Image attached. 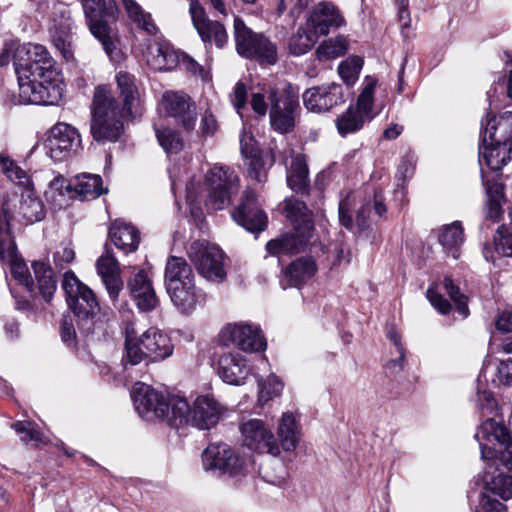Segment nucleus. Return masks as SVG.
<instances>
[{"label":"nucleus","instance_id":"60","mask_svg":"<svg viewBox=\"0 0 512 512\" xmlns=\"http://www.w3.org/2000/svg\"><path fill=\"white\" fill-rule=\"evenodd\" d=\"M60 334L64 343L69 346L75 344L76 329L71 316H63L60 326Z\"/></svg>","mask_w":512,"mask_h":512},{"label":"nucleus","instance_id":"28","mask_svg":"<svg viewBox=\"0 0 512 512\" xmlns=\"http://www.w3.org/2000/svg\"><path fill=\"white\" fill-rule=\"evenodd\" d=\"M54 14L53 27L50 29L52 42L67 62L73 61V22L70 11L66 7H61Z\"/></svg>","mask_w":512,"mask_h":512},{"label":"nucleus","instance_id":"61","mask_svg":"<svg viewBox=\"0 0 512 512\" xmlns=\"http://www.w3.org/2000/svg\"><path fill=\"white\" fill-rule=\"evenodd\" d=\"M250 106L257 118H264L267 115L268 104L264 94L260 92L251 93Z\"/></svg>","mask_w":512,"mask_h":512},{"label":"nucleus","instance_id":"35","mask_svg":"<svg viewBox=\"0 0 512 512\" xmlns=\"http://www.w3.org/2000/svg\"><path fill=\"white\" fill-rule=\"evenodd\" d=\"M286 181L288 187L297 194H309V169L304 155L297 154L292 158L290 167L287 168Z\"/></svg>","mask_w":512,"mask_h":512},{"label":"nucleus","instance_id":"8","mask_svg":"<svg viewBox=\"0 0 512 512\" xmlns=\"http://www.w3.org/2000/svg\"><path fill=\"white\" fill-rule=\"evenodd\" d=\"M233 35L237 53L260 64L274 65L278 61L277 47L263 33L254 32L245 22L235 16Z\"/></svg>","mask_w":512,"mask_h":512},{"label":"nucleus","instance_id":"10","mask_svg":"<svg viewBox=\"0 0 512 512\" xmlns=\"http://www.w3.org/2000/svg\"><path fill=\"white\" fill-rule=\"evenodd\" d=\"M87 26L91 34L102 44L106 54L113 58L116 46L113 40L114 24L119 8L116 2H82Z\"/></svg>","mask_w":512,"mask_h":512},{"label":"nucleus","instance_id":"54","mask_svg":"<svg viewBox=\"0 0 512 512\" xmlns=\"http://www.w3.org/2000/svg\"><path fill=\"white\" fill-rule=\"evenodd\" d=\"M259 388V399L266 402L281 393L283 384L277 377L271 376L267 381L259 382Z\"/></svg>","mask_w":512,"mask_h":512},{"label":"nucleus","instance_id":"3","mask_svg":"<svg viewBox=\"0 0 512 512\" xmlns=\"http://www.w3.org/2000/svg\"><path fill=\"white\" fill-rule=\"evenodd\" d=\"M512 158V112L481 122L479 163L499 171Z\"/></svg>","mask_w":512,"mask_h":512},{"label":"nucleus","instance_id":"34","mask_svg":"<svg viewBox=\"0 0 512 512\" xmlns=\"http://www.w3.org/2000/svg\"><path fill=\"white\" fill-rule=\"evenodd\" d=\"M146 57L148 65L158 71L171 70L180 62V54L167 43L150 45Z\"/></svg>","mask_w":512,"mask_h":512},{"label":"nucleus","instance_id":"48","mask_svg":"<svg viewBox=\"0 0 512 512\" xmlns=\"http://www.w3.org/2000/svg\"><path fill=\"white\" fill-rule=\"evenodd\" d=\"M263 473L265 480L276 486H282L288 478L286 467L278 459H274L270 466L265 467Z\"/></svg>","mask_w":512,"mask_h":512},{"label":"nucleus","instance_id":"27","mask_svg":"<svg viewBox=\"0 0 512 512\" xmlns=\"http://www.w3.org/2000/svg\"><path fill=\"white\" fill-rule=\"evenodd\" d=\"M344 24L343 16L332 2H318L306 19L307 29L315 33L317 38L327 35L331 28H339Z\"/></svg>","mask_w":512,"mask_h":512},{"label":"nucleus","instance_id":"4","mask_svg":"<svg viewBox=\"0 0 512 512\" xmlns=\"http://www.w3.org/2000/svg\"><path fill=\"white\" fill-rule=\"evenodd\" d=\"M284 212L292 223L293 230L266 244L270 255L298 254L308 246L314 231L313 213L307 205L296 198L285 200Z\"/></svg>","mask_w":512,"mask_h":512},{"label":"nucleus","instance_id":"17","mask_svg":"<svg viewBox=\"0 0 512 512\" xmlns=\"http://www.w3.org/2000/svg\"><path fill=\"white\" fill-rule=\"evenodd\" d=\"M132 399L138 413L147 419L172 416V402L176 397L167 398L151 386L136 383L132 390Z\"/></svg>","mask_w":512,"mask_h":512},{"label":"nucleus","instance_id":"38","mask_svg":"<svg viewBox=\"0 0 512 512\" xmlns=\"http://www.w3.org/2000/svg\"><path fill=\"white\" fill-rule=\"evenodd\" d=\"M274 162L275 158L271 150L261 152L246 161L248 177L259 184L265 183L268 178V170Z\"/></svg>","mask_w":512,"mask_h":512},{"label":"nucleus","instance_id":"47","mask_svg":"<svg viewBox=\"0 0 512 512\" xmlns=\"http://www.w3.org/2000/svg\"><path fill=\"white\" fill-rule=\"evenodd\" d=\"M489 492L503 500L512 498V476L499 474L489 484Z\"/></svg>","mask_w":512,"mask_h":512},{"label":"nucleus","instance_id":"9","mask_svg":"<svg viewBox=\"0 0 512 512\" xmlns=\"http://www.w3.org/2000/svg\"><path fill=\"white\" fill-rule=\"evenodd\" d=\"M4 262L9 264L13 278L24 286L31 295L36 294V290H38L45 301L49 302L51 300L57 289V281L50 265L40 261L32 262V269L37 281V286H35L29 269L19 253H16L15 257H8Z\"/></svg>","mask_w":512,"mask_h":512},{"label":"nucleus","instance_id":"16","mask_svg":"<svg viewBox=\"0 0 512 512\" xmlns=\"http://www.w3.org/2000/svg\"><path fill=\"white\" fill-rule=\"evenodd\" d=\"M475 439L479 443L483 459L497 458L500 450L512 446L510 429L493 417H488L481 423Z\"/></svg>","mask_w":512,"mask_h":512},{"label":"nucleus","instance_id":"39","mask_svg":"<svg viewBox=\"0 0 512 512\" xmlns=\"http://www.w3.org/2000/svg\"><path fill=\"white\" fill-rule=\"evenodd\" d=\"M280 446L285 451H292L298 444V425L292 413H284L278 427Z\"/></svg>","mask_w":512,"mask_h":512},{"label":"nucleus","instance_id":"46","mask_svg":"<svg viewBox=\"0 0 512 512\" xmlns=\"http://www.w3.org/2000/svg\"><path fill=\"white\" fill-rule=\"evenodd\" d=\"M363 63L361 57L353 56L341 62L338 66V73L348 86H352L358 80Z\"/></svg>","mask_w":512,"mask_h":512},{"label":"nucleus","instance_id":"1","mask_svg":"<svg viewBox=\"0 0 512 512\" xmlns=\"http://www.w3.org/2000/svg\"><path fill=\"white\" fill-rule=\"evenodd\" d=\"M115 80L122 105L107 85H98L94 89L90 132L93 139L102 144L116 142L119 139L123 132L122 120L132 116L140 104V91L133 74L119 71Z\"/></svg>","mask_w":512,"mask_h":512},{"label":"nucleus","instance_id":"7","mask_svg":"<svg viewBox=\"0 0 512 512\" xmlns=\"http://www.w3.org/2000/svg\"><path fill=\"white\" fill-rule=\"evenodd\" d=\"M172 353L171 339L157 328H149L139 338L127 331L122 364L127 367L138 365L143 361L158 362L171 356Z\"/></svg>","mask_w":512,"mask_h":512},{"label":"nucleus","instance_id":"14","mask_svg":"<svg viewBox=\"0 0 512 512\" xmlns=\"http://www.w3.org/2000/svg\"><path fill=\"white\" fill-rule=\"evenodd\" d=\"M376 80L369 79L357 98L356 105H350L336 119V127L342 136L359 131L366 121H370L374 116L372 108L374 104V91Z\"/></svg>","mask_w":512,"mask_h":512},{"label":"nucleus","instance_id":"18","mask_svg":"<svg viewBox=\"0 0 512 512\" xmlns=\"http://www.w3.org/2000/svg\"><path fill=\"white\" fill-rule=\"evenodd\" d=\"M302 99L308 111L328 113L346 102L345 88L336 82L313 86L304 91Z\"/></svg>","mask_w":512,"mask_h":512},{"label":"nucleus","instance_id":"64","mask_svg":"<svg viewBox=\"0 0 512 512\" xmlns=\"http://www.w3.org/2000/svg\"><path fill=\"white\" fill-rule=\"evenodd\" d=\"M49 187L51 191L58 193L61 196L70 194L74 191V185L67 181L62 175H57L50 182Z\"/></svg>","mask_w":512,"mask_h":512},{"label":"nucleus","instance_id":"36","mask_svg":"<svg viewBox=\"0 0 512 512\" xmlns=\"http://www.w3.org/2000/svg\"><path fill=\"white\" fill-rule=\"evenodd\" d=\"M317 271L315 261L310 257H300L285 270L289 285L299 287L314 276Z\"/></svg>","mask_w":512,"mask_h":512},{"label":"nucleus","instance_id":"23","mask_svg":"<svg viewBox=\"0 0 512 512\" xmlns=\"http://www.w3.org/2000/svg\"><path fill=\"white\" fill-rule=\"evenodd\" d=\"M204 469L237 476L244 471V460L227 444H211L202 454Z\"/></svg>","mask_w":512,"mask_h":512},{"label":"nucleus","instance_id":"2","mask_svg":"<svg viewBox=\"0 0 512 512\" xmlns=\"http://www.w3.org/2000/svg\"><path fill=\"white\" fill-rule=\"evenodd\" d=\"M62 288L80 334L89 336L104 333L106 323L100 314V305L94 292L83 284L71 270L65 272Z\"/></svg>","mask_w":512,"mask_h":512},{"label":"nucleus","instance_id":"26","mask_svg":"<svg viewBox=\"0 0 512 512\" xmlns=\"http://www.w3.org/2000/svg\"><path fill=\"white\" fill-rule=\"evenodd\" d=\"M243 442L250 450L258 453H268L272 456L280 454V446L274 435L264 423L258 419H251L240 427Z\"/></svg>","mask_w":512,"mask_h":512},{"label":"nucleus","instance_id":"12","mask_svg":"<svg viewBox=\"0 0 512 512\" xmlns=\"http://www.w3.org/2000/svg\"><path fill=\"white\" fill-rule=\"evenodd\" d=\"M13 65L17 79L31 77H53V59L47 49L40 44L27 43L15 48Z\"/></svg>","mask_w":512,"mask_h":512},{"label":"nucleus","instance_id":"20","mask_svg":"<svg viewBox=\"0 0 512 512\" xmlns=\"http://www.w3.org/2000/svg\"><path fill=\"white\" fill-rule=\"evenodd\" d=\"M161 106L165 115L173 118L185 131L191 132L195 128L196 105L187 94L166 91L162 95Z\"/></svg>","mask_w":512,"mask_h":512},{"label":"nucleus","instance_id":"55","mask_svg":"<svg viewBox=\"0 0 512 512\" xmlns=\"http://www.w3.org/2000/svg\"><path fill=\"white\" fill-rule=\"evenodd\" d=\"M506 506L500 502L495 496L489 493H481L475 512H503Z\"/></svg>","mask_w":512,"mask_h":512},{"label":"nucleus","instance_id":"25","mask_svg":"<svg viewBox=\"0 0 512 512\" xmlns=\"http://www.w3.org/2000/svg\"><path fill=\"white\" fill-rule=\"evenodd\" d=\"M81 144L78 131L69 124L58 123L52 127L46 140L47 154L54 161H63L75 152Z\"/></svg>","mask_w":512,"mask_h":512},{"label":"nucleus","instance_id":"53","mask_svg":"<svg viewBox=\"0 0 512 512\" xmlns=\"http://www.w3.org/2000/svg\"><path fill=\"white\" fill-rule=\"evenodd\" d=\"M1 163L5 169V173L7 177L20 186H27L30 182L29 176L27 173L20 168L17 164L9 159H2Z\"/></svg>","mask_w":512,"mask_h":512},{"label":"nucleus","instance_id":"62","mask_svg":"<svg viewBox=\"0 0 512 512\" xmlns=\"http://www.w3.org/2000/svg\"><path fill=\"white\" fill-rule=\"evenodd\" d=\"M178 64L182 65L192 75H199L202 79L206 76L204 68L186 53L180 54V62Z\"/></svg>","mask_w":512,"mask_h":512},{"label":"nucleus","instance_id":"22","mask_svg":"<svg viewBox=\"0 0 512 512\" xmlns=\"http://www.w3.org/2000/svg\"><path fill=\"white\" fill-rule=\"evenodd\" d=\"M222 345H235L245 352H260L265 350L266 341L258 327L248 324H228L220 333Z\"/></svg>","mask_w":512,"mask_h":512},{"label":"nucleus","instance_id":"49","mask_svg":"<svg viewBox=\"0 0 512 512\" xmlns=\"http://www.w3.org/2000/svg\"><path fill=\"white\" fill-rule=\"evenodd\" d=\"M443 285L446 293L455 303L458 312L466 317L469 312L466 296L460 292L459 287L454 284L451 277L446 276L443 280Z\"/></svg>","mask_w":512,"mask_h":512},{"label":"nucleus","instance_id":"56","mask_svg":"<svg viewBox=\"0 0 512 512\" xmlns=\"http://www.w3.org/2000/svg\"><path fill=\"white\" fill-rule=\"evenodd\" d=\"M230 100L237 113L242 117V110L246 107L247 103V89L243 82L236 83L230 95Z\"/></svg>","mask_w":512,"mask_h":512},{"label":"nucleus","instance_id":"13","mask_svg":"<svg viewBox=\"0 0 512 512\" xmlns=\"http://www.w3.org/2000/svg\"><path fill=\"white\" fill-rule=\"evenodd\" d=\"M270 101L269 118L272 129L286 134L295 126V113L299 108L298 94L288 84L283 89L272 88L268 91Z\"/></svg>","mask_w":512,"mask_h":512},{"label":"nucleus","instance_id":"63","mask_svg":"<svg viewBox=\"0 0 512 512\" xmlns=\"http://www.w3.org/2000/svg\"><path fill=\"white\" fill-rule=\"evenodd\" d=\"M497 376L501 384L512 386V358L499 362Z\"/></svg>","mask_w":512,"mask_h":512},{"label":"nucleus","instance_id":"21","mask_svg":"<svg viewBox=\"0 0 512 512\" xmlns=\"http://www.w3.org/2000/svg\"><path fill=\"white\" fill-rule=\"evenodd\" d=\"M231 216L238 225L250 233H260L268 224V217L260 208L257 196L252 190L243 192L241 202L232 210Z\"/></svg>","mask_w":512,"mask_h":512},{"label":"nucleus","instance_id":"52","mask_svg":"<svg viewBox=\"0 0 512 512\" xmlns=\"http://www.w3.org/2000/svg\"><path fill=\"white\" fill-rule=\"evenodd\" d=\"M15 432L21 435V441L28 443L30 441H41L42 434L35 428V424L30 421H17L12 424Z\"/></svg>","mask_w":512,"mask_h":512},{"label":"nucleus","instance_id":"58","mask_svg":"<svg viewBox=\"0 0 512 512\" xmlns=\"http://www.w3.org/2000/svg\"><path fill=\"white\" fill-rule=\"evenodd\" d=\"M240 150L243 158L248 161L263 152L256 144L252 136L242 135L240 139Z\"/></svg>","mask_w":512,"mask_h":512},{"label":"nucleus","instance_id":"11","mask_svg":"<svg viewBox=\"0 0 512 512\" xmlns=\"http://www.w3.org/2000/svg\"><path fill=\"white\" fill-rule=\"evenodd\" d=\"M204 185L207 191L206 205L213 210H222L238 194L240 180L234 169L215 165L206 173Z\"/></svg>","mask_w":512,"mask_h":512},{"label":"nucleus","instance_id":"40","mask_svg":"<svg viewBox=\"0 0 512 512\" xmlns=\"http://www.w3.org/2000/svg\"><path fill=\"white\" fill-rule=\"evenodd\" d=\"M130 20L149 36L159 32L150 12L145 11L138 2H123Z\"/></svg>","mask_w":512,"mask_h":512},{"label":"nucleus","instance_id":"59","mask_svg":"<svg viewBox=\"0 0 512 512\" xmlns=\"http://www.w3.org/2000/svg\"><path fill=\"white\" fill-rule=\"evenodd\" d=\"M75 252L69 246L61 245L53 255L54 264L57 268L63 269L66 265L73 262Z\"/></svg>","mask_w":512,"mask_h":512},{"label":"nucleus","instance_id":"57","mask_svg":"<svg viewBox=\"0 0 512 512\" xmlns=\"http://www.w3.org/2000/svg\"><path fill=\"white\" fill-rule=\"evenodd\" d=\"M426 294L429 302L438 312L446 315L451 311V303L436 290L429 288Z\"/></svg>","mask_w":512,"mask_h":512},{"label":"nucleus","instance_id":"43","mask_svg":"<svg viewBox=\"0 0 512 512\" xmlns=\"http://www.w3.org/2000/svg\"><path fill=\"white\" fill-rule=\"evenodd\" d=\"M348 50V40L346 37L339 35L335 38L321 43L316 49L317 58L322 60H329L343 56Z\"/></svg>","mask_w":512,"mask_h":512},{"label":"nucleus","instance_id":"45","mask_svg":"<svg viewBox=\"0 0 512 512\" xmlns=\"http://www.w3.org/2000/svg\"><path fill=\"white\" fill-rule=\"evenodd\" d=\"M438 239L440 244L447 249H453L461 245L464 241L461 223L455 221L450 225L444 226L439 233Z\"/></svg>","mask_w":512,"mask_h":512},{"label":"nucleus","instance_id":"32","mask_svg":"<svg viewBox=\"0 0 512 512\" xmlns=\"http://www.w3.org/2000/svg\"><path fill=\"white\" fill-rule=\"evenodd\" d=\"M108 236L113 244L126 254L135 252L140 243L139 230L132 224L119 219L111 223Z\"/></svg>","mask_w":512,"mask_h":512},{"label":"nucleus","instance_id":"41","mask_svg":"<svg viewBox=\"0 0 512 512\" xmlns=\"http://www.w3.org/2000/svg\"><path fill=\"white\" fill-rule=\"evenodd\" d=\"M317 41L318 38L315 33L310 32L307 28L299 27L289 38V53L297 57L302 56L310 51Z\"/></svg>","mask_w":512,"mask_h":512},{"label":"nucleus","instance_id":"33","mask_svg":"<svg viewBox=\"0 0 512 512\" xmlns=\"http://www.w3.org/2000/svg\"><path fill=\"white\" fill-rule=\"evenodd\" d=\"M12 218L9 201L4 199L0 206V262H4L8 257H15V254L18 253L11 231Z\"/></svg>","mask_w":512,"mask_h":512},{"label":"nucleus","instance_id":"5","mask_svg":"<svg viewBox=\"0 0 512 512\" xmlns=\"http://www.w3.org/2000/svg\"><path fill=\"white\" fill-rule=\"evenodd\" d=\"M164 280L167 293L180 312L188 314L204 304L206 295L196 287L194 271L183 257L167 259Z\"/></svg>","mask_w":512,"mask_h":512},{"label":"nucleus","instance_id":"24","mask_svg":"<svg viewBox=\"0 0 512 512\" xmlns=\"http://www.w3.org/2000/svg\"><path fill=\"white\" fill-rule=\"evenodd\" d=\"M189 12L193 26L204 44H214L219 49L226 46L229 36L224 25L217 20L209 19L200 2H190Z\"/></svg>","mask_w":512,"mask_h":512},{"label":"nucleus","instance_id":"19","mask_svg":"<svg viewBox=\"0 0 512 512\" xmlns=\"http://www.w3.org/2000/svg\"><path fill=\"white\" fill-rule=\"evenodd\" d=\"M19 98L22 104L53 105L60 98V88L53 77H31L18 80Z\"/></svg>","mask_w":512,"mask_h":512},{"label":"nucleus","instance_id":"37","mask_svg":"<svg viewBox=\"0 0 512 512\" xmlns=\"http://www.w3.org/2000/svg\"><path fill=\"white\" fill-rule=\"evenodd\" d=\"M107 191V188L103 187L100 175L83 173L75 178L73 192L82 199H96L100 195L107 193Z\"/></svg>","mask_w":512,"mask_h":512},{"label":"nucleus","instance_id":"42","mask_svg":"<svg viewBox=\"0 0 512 512\" xmlns=\"http://www.w3.org/2000/svg\"><path fill=\"white\" fill-rule=\"evenodd\" d=\"M19 209V213L25 220L26 224L39 222L45 217L43 202L39 198L33 197L30 194L27 196L22 195Z\"/></svg>","mask_w":512,"mask_h":512},{"label":"nucleus","instance_id":"30","mask_svg":"<svg viewBox=\"0 0 512 512\" xmlns=\"http://www.w3.org/2000/svg\"><path fill=\"white\" fill-rule=\"evenodd\" d=\"M96 268L110 298L116 301L120 291L123 289V282L120 277L119 263L107 244L105 245V253L96 262Z\"/></svg>","mask_w":512,"mask_h":512},{"label":"nucleus","instance_id":"29","mask_svg":"<svg viewBox=\"0 0 512 512\" xmlns=\"http://www.w3.org/2000/svg\"><path fill=\"white\" fill-rule=\"evenodd\" d=\"M127 288L140 311L150 312L159 306L160 301L152 281L144 270H139L129 278Z\"/></svg>","mask_w":512,"mask_h":512},{"label":"nucleus","instance_id":"6","mask_svg":"<svg viewBox=\"0 0 512 512\" xmlns=\"http://www.w3.org/2000/svg\"><path fill=\"white\" fill-rule=\"evenodd\" d=\"M172 404V416L169 425L179 428L191 425L199 430H209L216 426L224 414V408L210 396H199L190 406L186 399L175 398Z\"/></svg>","mask_w":512,"mask_h":512},{"label":"nucleus","instance_id":"31","mask_svg":"<svg viewBox=\"0 0 512 512\" xmlns=\"http://www.w3.org/2000/svg\"><path fill=\"white\" fill-rule=\"evenodd\" d=\"M218 375L231 385H241L250 373L246 359L237 353L222 355L218 360Z\"/></svg>","mask_w":512,"mask_h":512},{"label":"nucleus","instance_id":"51","mask_svg":"<svg viewBox=\"0 0 512 512\" xmlns=\"http://www.w3.org/2000/svg\"><path fill=\"white\" fill-rule=\"evenodd\" d=\"M496 251L505 256L512 257V233L505 227L500 226L494 237Z\"/></svg>","mask_w":512,"mask_h":512},{"label":"nucleus","instance_id":"44","mask_svg":"<svg viewBox=\"0 0 512 512\" xmlns=\"http://www.w3.org/2000/svg\"><path fill=\"white\" fill-rule=\"evenodd\" d=\"M161 147L168 154H177L184 148V140L179 131L172 128L155 129Z\"/></svg>","mask_w":512,"mask_h":512},{"label":"nucleus","instance_id":"50","mask_svg":"<svg viewBox=\"0 0 512 512\" xmlns=\"http://www.w3.org/2000/svg\"><path fill=\"white\" fill-rule=\"evenodd\" d=\"M475 409L480 416L491 417L497 409V402L492 393L486 390H478L475 398Z\"/></svg>","mask_w":512,"mask_h":512},{"label":"nucleus","instance_id":"15","mask_svg":"<svg viewBox=\"0 0 512 512\" xmlns=\"http://www.w3.org/2000/svg\"><path fill=\"white\" fill-rule=\"evenodd\" d=\"M187 254L194 263L200 275L208 281L220 283L226 278L223 266V252L215 245H210L205 240L191 243Z\"/></svg>","mask_w":512,"mask_h":512}]
</instances>
